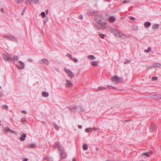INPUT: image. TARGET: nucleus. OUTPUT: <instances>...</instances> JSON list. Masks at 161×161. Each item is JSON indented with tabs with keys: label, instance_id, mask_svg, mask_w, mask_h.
<instances>
[{
	"label": "nucleus",
	"instance_id": "f257e3e1",
	"mask_svg": "<svg viewBox=\"0 0 161 161\" xmlns=\"http://www.w3.org/2000/svg\"><path fill=\"white\" fill-rule=\"evenodd\" d=\"M99 23H97V25H94V27L96 29H104L107 27V25L105 19H102L101 21L99 22Z\"/></svg>",
	"mask_w": 161,
	"mask_h": 161
},
{
	"label": "nucleus",
	"instance_id": "f03ea898",
	"mask_svg": "<svg viewBox=\"0 0 161 161\" xmlns=\"http://www.w3.org/2000/svg\"><path fill=\"white\" fill-rule=\"evenodd\" d=\"M111 32L113 33L116 37L122 38H124L126 37L125 34L116 29H111Z\"/></svg>",
	"mask_w": 161,
	"mask_h": 161
},
{
	"label": "nucleus",
	"instance_id": "7ed1b4c3",
	"mask_svg": "<svg viewBox=\"0 0 161 161\" xmlns=\"http://www.w3.org/2000/svg\"><path fill=\"white\" fill-rule=\"evenodd\" d=\"M111 80L113 82H116L117 83L122 82L123 80L121 77H119L117 75H115L112 77L111 79Z\"/></svg>",
	"mask_w": 161,
	"mask_h": 161
},
{
	"label": "nucleus",
	"instance_id": "20e7f679",
	"mask_svg": "<svg viewBox=\"0 0 161 161\" xmlns=\"http://www.w3.org/2000/svg\"><path fill=\"white\" fill-rule=\"evenodd\" d=\"M3 59L5 61H10L12 59L11 55L8 53H3Z\"/></svg>",
	"mask_w": 161,
	"mask_h": 161
},
{
	"label": "nucleus",
	"instance_id": "39448f33",
	"mask_svg": "<svg viewBox=\"0 0 161 161\" xmlns=\"http://www.w3.org/2000/svg\"><path fill=\"white\" fill-rule=\"evenodd\" d=\"M64 70L68 74V76L69 77L71 78H73L74 77V75L73 73L69 69L65 68H64Z\"/></svg>",
	"mask_w": 161,
	"mask_h": 161
},
{
	"label": "nucleus",
	"instance_id": "423d86ee",
	"mask_svg": "<svg viewBox=\"0 0 161 161\" xmlns=\"http://www.w3.org/2000/svg\"><path fill=\"white\" fill-rule=\"evenodd\" d=\"M55 147L58 148V150L60 152L64 151V147L60 144L59 142L55 143Z\"/></svg>",
	"mask_w": 161,
	"mask_h": 161
},
{
	"label": "nucleus",
	"instance_id": "0eeeda50",
	"mask_svg": "<svg viewBox=\"0 0 161 161\" xmlns=\"http://www.w3.org/2000/svg\"><path fill=\"white\" fill-rule=\"evenodd\" d=\"M5 37L6 38H7L15 42H18V41L17 39L16 38L14 37L13 36H12L9 35H6L5 36Z\"/></svg>",
	"mask_w": 161,
	"mask_h": 161
},
{
	"label": "nucleus",
	"instance_id": "6e6552de",
	"mask_svg": "<svg viewBox=\"0 0 161 161\" xmlns=\"http://www.w3.org/2000/svg\"><path fill=\"white\" fill-rule=\"evenodd\" d=\"M102 19H105L103 17L99 15L95 17V20L97 23H99V22L101 21Z\"/></svg>",
	"mask_w": 161,
	"mask_h": 161
},
{
	"label": "nucleus",
	"instance_id": "1a4fd4ad",
	"mask_svg": "<svg viewBox=\"0 0 161 161\" xmlns=\"http://www.w3.org/2000/svg\"><path fill=\"white\" fill-rule=\"evenodd\" d=\"M38 2V0H26V4L29 3L30 4H35Z\"/></svg>",
	"mask_w": 161,
	"mask_h": 161
},
{
	"label": "nucleus",
	"instance_id": "9d476101",
	"mask_svg": "<svg viewBox=\"0 0 161 161\" xmlns=\"http://www.w3.org/2000/svg\"><path fill=\"white\" fill-rule=\"evenodd\" d=\"M18 63L20 65H17L18 68L20 69H23L25 66V64L24 63L22 62L21 61H19Z\"/></svg>",
	"mask_w": 161,
	"mask_h": 161
},
{
	"label": "nucleus",
	"instance_id": "9b49d317",
	"mask_svg": "<svg viewBox=\"0 0 161 161\" xmlns=\"http://www.w3.org/2000/svg\"><path fill=\"white\" fill-rule=\"evenodd\" d=\"M156 129V125L155 124H152L149 128V131L150 132H153Z\"/></svg>",
	"mask_w": 161,
	"mask_h": 161
},
{
	"label": "nucleus",
	"instance_id": "f8f14e48",
	"mask_svg": "<svg viewBox=\"0 0 161 161\" xmlns=\"http://www.w3.org/2000/svg\"><path fill=\"white\" fill-rule=\"evenodd\" d=\"M65 81L66 82V85L67 86L70 87L72 86L73 84L70 80H69L68 79H66Z\"/></svg>",
	"mask_w": 161,
	"mask_h": 161
},
{
	"label": "nucleus",
	"instance_id": "ddd939ff",
	"mask_svg": "<svg viewBox=\"0 0 161 161\" xmlns=\"http://www.w3.org/2000/svg\"><path fill=\"white\" fill-rule=\"evenodd\" d=\"M161 66V64L158 63H155L153 64V66H150L149 67L150 68H152L153 67L158 68L159 67Z\"/></svg>",
	"mask_w": 161,
	"mask_h": 161
},
{
	"label": "nucleus",
	"instance_id": "4468645a",
	"mask_svg": "<svg viewBox=\"0 0 161 161\" xmlns=\"http://www.w3.org/2000/svg\"><path fill=\"white\" fill-rule=\"evenodd\" d=\"M42 63L47 65L49 63V62L48 60L45 58H43L42 60Z\"/></svg>",
	"mask_w": 161,
	"mask_h": 161
},
{
	"label": "nucleus",
	"instance_id": "2eb2a0df",
	"mask_svg": "<svg viewBox=\"0 0 161 161\" xmlns=\"http://www.w3.org/2000/svg\"><path fill=\"white\" fill-rule=\"evenodd\" d=\"M60 155H61V158L62 159L65 158L67 156V155L64 152V151L60 152Z\"/></svg>",
	"mask_w": 161,
	"mask_h": 161
},
{
	"label": "nucleus",
	"instance_id": "dca6fc26",
	"mask_svg": "<svg viewBox=\"0 0 161 161\" xmlns=\"http://www.w3.org/2000/svg\"><path fill=\"white\" fill-rule=\"evenodd\" d=\"M4 131L6 132H8V131H9L13 133H16V132L14 131L11 130V129H10L9 128H5L4 129Z\"/></svg>",
	"mask_w": 161,
	"mask_h": 161
},
{
	"label": "nucleus",
	"instance_id": "f3484780",
	"mask_svg": "<svg viewBox=\"0 0 161 161\" xmlns=\"http://www.w3.org/2000/svg\"><path fill=\"white\" fill-rule=\"evenodd\" d=\"M26 136L25 134L23 133L21 135V136L19 138V140L21 141H23L25 139Z\"/></svg>",
	"mask_w": 161,
	"mask_h": 161
},
{
	"label": "nucleus",
	"instance_id": "a211bd4d",
	"mask_svg": "<svg viewBox=\"0 0 161 161\" xmlns=\"http://www.w3.org/2000/svg\"><path fill=\"white\" fill-rule=\"evenodd\" d=\"M11 57L12 58V59H11V61L17 60L19 59V57L16 55H11Z\"/></svg>",
	"mask_w": 161,
	"mask_h": 161
},
{
	"label": "nucleus",
	"instance_id": "6ab92c4d",
	"mask_svg": "<svg viewBox=\"0 0 161 161\" xmlns=\"http://www.w3.org/2000/svg\"><path fill=\"white\" fill-rule=\"evenodd\" d=\"M36 145V143H30L28 145V147L29 148H34L35 147Z\"/></svg>",
	"mask_w": 161,
	"mask_h": 161
},
{
	"label": "nucleus",
	"instance_id": "aec40b11",
	"mask_svg": "<svg viewBox=\"0 0 161 161\" xmlns=\"http://www.w3.org/2000/svg\"><path fill=\"white\" fill-rule=\"evenodd\" d=\"M141 156L142 157H143V156H146V157L148 158L150 157V155L149 154H148L147 153H142L141 154Z\"/></svg>",
	"mask_w": 161,
	"mask_h": 161
},
{
	"label": "nucleus",
	"instance_id": "412c9836",
	"mask_svg": "<svg viewBox=\"0 0 161 161\" xmlns=\"http://www.w3.org/2000/svg\"><path fill=\"white\" fill-rule=\"evenodd\" d=\"M115 20V19L114 17L111 16L109 19V21L110 23H112L114 22Z\"/></svg>",
	"mask_w": 161,
	"mask_h": 161
},
{
	"label": "nucleus",
	"instance_id": "4be33fe9",
	"mask_svg": "<svg viewBox=\"0 0 161 161\" xmlns=\"http://www.w3.org/2000/svg\"><path fill=\"white\" fill-rule=\"evenodd\" d=\"M151 25V23L149 22H146L144 24L145 26L147 28H149Z\"/></svg>",
	"mask_w": 161,
	"mask_h": 161
},
{
	"label": "nucleus",
	"instance_id": "5701e85b",
	"mask_svg": "<svg viewBox=\"0 0 161 161\" xmlns=\"http://www.w3.org/2000/svg\"><path fill=\"white\" fill-rule=\"evenodd\" d=\"M42 95L43 96L45 97H47L48 96V93L45 92H43L42 93Z\"/></svg>",
	"mask_w": 161,
	"mask_h": 161
},
{
	"label": "nucleus",
	"instance_id": "b1692460",
	"mask_svg": "<svg viewBox=\"0 0 161 161\" xmlns=\"http://www.w3.org/2000/svg\"><path fill=\"white\" fill-rule=\"evenodd\" d=\"M159 27V25L158 24H155L153 25V29L154 30L158 29Z\"/></svg>",
	"mask_w": 161,
	"mask_h": 161
},
{
	"label": "nucleus",
	"instance_id": "393cba45",
	"mask_svg": "<svg viewBox=\"0 0 161 161\" xmlns=\"http://www.w3.org/2000/svg\"><path fill=\"white\" fill-rule=\"evenodd\" d=\"M83 149L84 150H86L88 149V145L87 144H84L83 146Z\"/></svg>",
	"mask_w": 161,
	"mask_h": 161
},
{
	"label": "nucleus",
	"instance_id": "a878e982",
	"mask_svg": "<svg viewBox=\"0 0 161 161\" xmlns=\"http://www.w3.org/2000/svg\"><path fill=\"white\" fill-rule=\"evenodd\" d=\"M88 58L89 59H92V60H94V59H96L95 57L92 55H89L88 57Z\"/></svg>",
	"mask_w": 161,
	"mask_h": 161
},
{
	"label": "nucleus",
	"instance_id": "bb28decb",
	"mask_svg": "<svg viewBox=\"0 0 161 161\" xmlns=\"http://www.w3.org/2000/svg\"><path fill=\"white\" fill-rule=\"evenodd\" d=\"M91 64L93 66H97V61H95L92 62L91 63Z\"/></svg>",
	"mask_w": 161,
	"mask_h": 161
},
{
	"label": "nucleus",
	"instance_id": "cd10ccee",
	"mask_svg": "<svg viewBox=\"0 0 161 161\" xmlns=\"http://www.w3.org/2000/svg\"><path fill=\"white\" fill-rule=\"evenodd\" d=\"M106 87H99L97 89V91H99L102 90H103L105 89Z\"/></svg>",
	"mask_w": 161,
	"mask_h": 161
},
{
	"label": "nucleus",
	"instance_id": "c85d7f7f",
	"mask_svg": "<svg viewBox=\"0 0 161 161\" xmlns=\"http://www.w3.org/2000/svg\"><path fill=\"white\" fill-rule=\"evenodd\" d=\"M92 131V129L90 128H86L85 130V132H89Z\"/></svg>",
	"mask_w": 161,
	"mask_h": 161
},
{
	"label": "nucleus",
	"instance_id": "c756f323",
	"mask_svg": "<svg viewBox=\"0 0 161 161\" xmlns=\"http://www.w3.org/2000/svg\"><path fill=\"white\" fill-rule=\"evenodd\" d=\"M70 108L72 110H75L76 109V107L75 106H72Z\"/></svg>",
	"mask_w": 161,
	"mask_h": 161
},
{
	"label": "nucleus",
	"instance_id": "7c9ffc66",
	"mask_svg": "<svg viewBox=\"0 0 161 161\" xmlns=\"http://www.w3.org/2000/svg\"><path fill=\"white\" fill-rule=\"evenodd\" d=\"M54 127L57 130H58L59 129V127L56 125H54Z\"/></svg>",
	"mask_w": 161,
	"mask_h": 161
},
{
	"label": "nucleus",
	"instance_id": "2f4dec72",
	"mask_svg": "<svg viewBox=\"0 0 161 161\" xmlns=\"http://www.w3.org/2000/svg\"><path fill=\"white\" fill-rule=\"evenodd\" d=\"M41 14L43 18H44L45 17V13L44 12H42Z\"/></svg>",
	"mask_w": 161,
	"mask_h": 161
},
{
	"label": "nucleus",
	"instance_id": "473e14b6",
	"mask_svg": "<svg viewBox=\"0 0 161 161\" xmlns=\"http://www.w3.org/2000/svg\"><path fill=\"white\" fill-rule=\"evenodd\" d=\"M151 48L150 47H148L147 49L145 50V52L146 53H148L151 51Z\"/></svg>",
	"mask_w": 161,
	"mask_h": 161
},
{
	"label": "nucleus",
	"instance_id": "72a5a7b5",
	"mask_svg": "<svg viewBox=\"0 0 161 161\" xmlns=\"http://www.w3.org/2000/svg\"><path fill=\"white\" fill-rule=\"evenodd\" d=\"M129 0H125L123 2V3H128L129 2Z\"/></svg>",
	"mask_w": 161,
	"mask_h": 161
},
{
	"label": "nucleus",
	"instance_id": "f704fd0d",
	"mask_svg": "<svg viewBox=\"0 0 161 161\" xmlns=\"http://www.w3.org/2000/svg\"><path fill=\"white\" fill-rule=\"evenodd\" d=\"M100 36L102 39H103L104 37V35L102 34H99Z\"/></svg>",
	"mask_w": 161,
	"mask_h": 161
},
{
	"label": "nucleus",
	"instance_id": "c9c22d12",
	"mask_svg": "<svg viewBox=\"0 0 161 161\" xmlns=\"http://www.w3.org/2000/svg\"><path fill=\"white\" fill-rule=\"evenodd\" d=\"M2 107L3 108L5 109H8V107L6 105H3Z\"/></svg>",
	"mask_w": 161,
	"mask_h": 161
},
{
	"label": "nucleus",
	"instance_id": "e433bc0d",
	"mask_svg": "<svg viewBox=\"0 0 161 161\" xmlns=\"http://www.w3.org/2000/svg\"><path fill=\"white\" fill-rule=\"evenodd\" d=\"M71 59H73L74 62L76 63L77 62V60L75 58H71Z\"/></svg>",
	"mask_w": 161,
	"mask_h": 161
},
{
	"label": "nucleus",
	"instance_id": "4c0bfd02",
	"mask_svg": "<svg viewBox=\"0 0 161 161\" xmlns=\"http://www.w3.org/2000/svg\"><path fill=\"white\" fill-rule=\"evenodd\" d=\"M15 2L19 4L20 3V1L19 0H14Z\"/></svg>",
	"mask_w": 161,
	"mask_h": 161
},
{
	"label": "nucleus",
	"instance_id": "58836bf2",
	"mask_svg": "<svg viewBox=\"0 0 161 161\" xmlns=\"http://www.w3.org/2000/svg\"><path fill=\"white\" fill-rule=\"evenodd\" d=\"M47 161H53V159L51 158H47Z\"/></svg>",
	"mask_w": 161,
	"mask_h": 161
},
{
	"label": "nucleus",
	"instance_id": "ea45409f",
	"mask_svg": "<svg viewBox=\"0 0 161 161\" xmlns=\"http://www.w3.org/2000/svg\"><path fill=\"white\" fill-rule=\"evenodd\" d=\"M129 18L131 19L132 20H134L135 19V18L134 17H133L132 16H130L129 17Z\"/></svg>",
	"mask_w": 161,
	"mask_h": 161
},
{
	"label": "nucleus",
	"instance_id": "a19ab883",
	"mask_svg": "<svg viewBox=\"0 0 161 161\" xmlns=\"http://www.w3.org/2000/svg\"><path fill=\"white\" fill-rule=\"evenodd\" d=\"M66 56L68 57H69L70 58H72V56L71 55H70L69 54H68L66 55Z\"/></svg>",
	"mask_w": 161,
	"mask_h": 161
},
{
	"label": "nucleus",
	"instance_id": "79ce46f5",
	"mask_svg": "<svg viewBox=\"0 0 161 161\" xmlns=\"http://www.w3.org/2000/svg\"><path fill=\"white\" fill-rule=\"evenodd\" d=\"M152 79L153 80H156L157 79V77L156 76L153 77Z\"/></svg>",
	"mask_w": 161,
	"mask_h": 161
},
{
	"label": "nucleus",
	"instance_id": "37998d69",
	"mask_svg": "<svg viewBox=\"0 0 161 161\" xmlns=\"http://www.w3.org/2000/svg\"><path fill=\"white\" fill-rule=\"evenodd\" d=\"M22 113L23 114H25L26 113V111H25L23 110V111H22Z\"/></svg>",
	"mask_w": 161,
	"mask_h": 161
},
{
	"label": "nucleus",
	"instance_id": "c03bdc74",
	"mask_svg": "<svg viewBox=\"0 0 161 161\" xmlns=\"http://www.w3.org/2000/svg\"><path fill=\"white\" fill-rule=\"evenodd\" d=\"M25 9L24 10H23V11H22V13H21V14H22V15H23V14H24V12H25Z\"/></svg>",
	"mask_w": 161,
	"mask_h": 161
},
{
	"label": "nucleus",
	"instance_id": "a18cd8bd",
	"mask_svg": "<svg viewBox=\"0 0 161 161\" xmlns=\"http://www.w3.org/2000/svg\"><path fill=\"white\" fill-rule=\"evenodd\" d=\"M78 127H79V128L81 129V128H82V126H81L80 125H78Z\"/></svg>",
	"mask_w": 161,
	"mask_h": 161
},
{
	"label": "nucleus",
	"instance_id": "49530a36",
	"mask_svg": "<svg viewBox=\"0 0 161 161\" xmlns=\"http://www.w3.org/2000/svg\"><path fill=\"white\" fill-rule=\"evenodd\" d=\"M27 161V159L26 158H24L23 160V161Z\"/></svg>",
	"mask_w": 161,
	"mask_h": 161
},
{
	"label": "nucleus",
	"instance_id": "de8ad7c7",
	"mask_svg": "<svg viewBox=\"0 0 161 161\" xmlns=\"http://www.w3.org/2000/svg\"><path fill=\"white\" fill-rule=\"evenodd\" d=\"M1 11L3 12V13L4 12V10L3 8H1Z\"/></svg>",
	"mask_w": 161,
	"mask_h": 161
},
{
	"label": "nucleus",
	"instance_id": "09e8293b",
	"mask_svg": "<svg viewBox=\"0 0 161 161\" xmlns=\"http://www.w3.org/2000/svg\"><path fill=\"white\" fill-rule=\"evenodd\" d=\"M72 161H75V158H74L72 159Z\"/></svg>",
	"mask_w": 161,
	"mask_h": 161
},
{
	"label": "nucleus",
	"instance_id": "8fccbe9b",
	"mask_svg": "<svg viewBox=\"0 0 161 161\" xmlns=\"http://www.w3.org/2000/svg\"><path fill=\"white\" fill-rule=\"evenodd\" d=\"M48 10H47L46 11V14H48Z\"/></svg>",
	"mask_w": 161,
	"mask_h": 161
},
{
	"label": "nucleus",
	"instance_id": "3c124183",
	"mask_svg": "<svg viewBox=\"0 0 161 161\" xmlns=\"http://www.w3.org/2000/svg\"><path fill=\"white\" fill-rule=\"evenodd\" d=\"M149 153H151V154H152V151H149Z\"/></svg>",
	"mask_w": 161,
	"mask_h": 161
},
{
	"label": "nucleus",
	"instance_id": "603ef678",
	"mask_svg": "<svg viewBox=\"0 0 161 161\" xmlns=\"http://www.w3.org/2000/svg\"><path fill=\"white\" fill-rule=\"evenodd\" d=\"M80 18L81 19H82V18H83V17L81 15V16L80 17Z\"/></svg>",
	"mask_w": 161,
	"mask_h": 161
},
{
	"label": "nucleus",
	"instance_id": "864d4df0",
	"mask_svg": "<svg viewBox=\"0 0 161 161\" xmlns=\"http://www.w3.org/2000/svg\"><path fill=\"white\" fill-rule=\"evenodd\" d=\"M159 98H160V99H161V96H160V97H159Z\"/></svg>",
	"mask_w": 161,
	"mask_h": 161
},
{
	"label": "nucleus",
	"instance_id": "5fc2aeb1",
	"mask_svg": "<svg viewBox=\"0 0 161 161\" xmlns=\"http://www.w3.org/2000/svg\"><path fill=\"white\" fill-rule=\"evenodd\" d=\"M107 161H111V160H107Z\"/></svg>",
	"mask_w": 161,
	"mask_h": 161
},
{
	"label": "nucleus",
	"instance_id": "6e6d98bb",
	"mask_svg": "<svg viewBox=\"0 0 161 161\" xmlns=\"http://www.w3.org/2000/svg\"><path fill=\"white\" fill-rule=\"evenodd\" d=\"M109 86H107V87H109Z\"/></svg>",
	"mask_w": 161,
	"mask_h": 161
},
{
	"label": "nucleus",
	"instance_id": "4d7b16f0",
	"mask_svg": "<svg viewBox=\"0 0 161 161\" xmlns=\"http://www.w3.org/2000/svg\"><path fill=\"white\" fill-rule=\"evenodd\" d=\"M113 88H114V87H112Z\"/></svg>",
	"mask_w": 161,
	"mask_h": 161
},
{
	"label": "nucleus",
	"instance_id": "13d9d810",
	"mask_svg": "<svg viewBox=\"0 0 161 161\" xmlns=\"http://www.w3.org/2000/svg\"><path fill=\"white\" fill-rule=\"evenodd\" d=\"M1 125V122L0 121V125Z\"/></svg>",
	"mask_w": 161,
	"mask_h": 161
}]
</instances>
